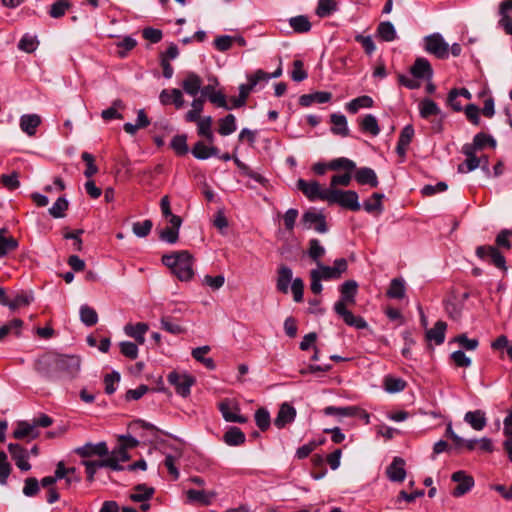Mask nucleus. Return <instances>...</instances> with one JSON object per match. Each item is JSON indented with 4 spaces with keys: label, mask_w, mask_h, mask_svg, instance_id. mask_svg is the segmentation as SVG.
I'll list each match as a JSON object with an SVG mask.
<instances>
[{
    "label": "nucleus",
    "mask_w": 512,
    "mask_h": 512,
    "mask_svg": "<svg viewBox=\"0 0 512 512\" xmlns=\"http://www.w3.org/2000/svg\"><path fill=\"white\" fill-rule=\"evenodd\" d=\"M360 128L363 132L370 133L377 136L380 133V127L376 117L372 114H367L360 122Z\"/></svg>",
    "instance_id": "nucleus-45"
},
{
    "label": "nucleus",
    "mask_w": 512,
    "mask_h": 512,
    "mask_svg": "<svg viewBox=\"0 0 512 512\" xmlns=\"http://www.w3.org/2000/svg\"><path fill=\"white\" fill-rule=\"evenodd\" d=\"M358 284L354 280L345 281L340 286L341 298L336 303H341L345 308L347 305H354L356 300Z\"/></svg>",
    "instance_id": "nucleus-20"
},
{
    "label": "nucleus",
    "mask_w": 512,
    "mask_h": 512,
    "mask_svg": "<svg viewBox=\"0 0 512 512\" xmlns=\"http://www.w3.org/2000/svg\"><path fill=\"white\" fill-rule=\"evenodd\" d=\"M289 24L296 33H307L311 29V23L308 17L304 15L290 18Z\"/></svg>",
    "instance_id": "nucleus-47"
},
{
    "label": "nucleus",
    "mask_w": 512,
    "mask_h": 512,
    "mask_svg": "<svg viewBox=\"0 0 512 512\" xmlns=\"http://www.w3.org/2000/svg\"><path fill=\"white\" fill-rule=\"evenodd\" d=\"M80 318L81 321L87 326H93L98 321L97 312L88 305H82L80 307Z\"/></svg>",
    "instance_id": "nucleus-51"
},
{
    "label": "nucleus",
    "mask_w": 512,
    "mask_h": 512,
    "mask_svg": "<svg viewBox=\"0 0 512 512\" xmlns=\"http://www.w3.org/2000/svg\"><path fill=\"white\" fill-rule=\"evenodd\" d=\"M337 5L334 0H319L316 14L319 17H327L336 11Z\"/></svg>",
    "instance_id": "nucleus-54"
},
{
    "label": "nucleus",
    "mask_w": 512,
    "mask_h": 512,
    "mask_svg": "<svg viewBox=\"0 0 512 512\" xmlns=\"http://www.w3.org/2000/svg\"><path fill=\"white\" fill-rule=\"evenodd\" d=\"M464 421L476 431L483 430L487 424L486 414L482 410L468 411L464 416Z\"/></svg>",
    "instance_id": "nucleus-25"
},
{
    "label": "nucleus",
    "mask_w": 512,
    "mask_h": 512,
    "mask_svg": "<svg viewBox=\"0 0 512 512\" xmlns=\"http://www.w3.org/2000/svg\"><path fill=\"white\" fill-rule=\"evenodd\" d=\"M159 237L162 241H165L169 244H174L178 241L179 230L173 227H166L161 230Z\"/></svg>",
    "instance_id": "nucleus-64"
},
{
    "label": "nucleus",
    "mask_w": 512,
    "mask_h": 512,
    "mask_svg": "<svg viewBox=\"0 0 512 512\" xmlns=\"http://www.w3.org/2000/svg\"><path fill=\"white\" fill-rule=\"evenodd\" d=\"M167 380L175 387L176 393L182 397H187L190 394L191 386L195 383L193 376L176 371L169 373Z\"/></svg>",
    "instance_id": "nucleus-8"
},
{
    "label": "nucleus",
    "mask_w": 512,
    "mask_h": 512,
    "mask_svg": "<svg viewBox=\"0 0 512 512\" xmlns=\"http://www.w3.org/2000/svg\"><path fill=\"white\" fill-rule=\"evenodd\" d=\"M32 300H33V297L31 294H27V293L18 294L14 297L13 300H11L9 302L8 307L11 310H15L17 308L29 305Z\"/></svg>",
    "instance_id": "nucleus-60"
},
{
    "label": "nucleus",
    "mask_w": 512,
    "mask_h": 512,
    "mask_svg": "<svg viewBox=\"0 0 512 512\" xmlns=\"http://www.w3.org/2000/svg\"><path fill=\"white\" fill-rule=\"evenodd\" d=\"M187 498L191 502H197L202 505H210L212 500L216 497L217 493L214 491L195 490L190 489L187 491Z\"/></svg>",
    "instance_id": "nucleus-29"
},
{
    "label": "nucleus",
    "mask_w": 512,
    "mask_h": 512,
    "mask_svg": "<svg viewBox=\"0 0 512 512\" xmlns=\"http://www.w3.org/2000/svg\"><path fill=\"white\" fill-rule=\"evenodd\" d=\"M374 104L373 99L368 95L357 97L346 104V110L351 113H357L361 108H371Z\"/></svg>",
    "instance_id": "nucleus-38"
},
{
    "label": "nucleus",
    "mask_w": 512,
    "mask_h": 512,
    "mask_svg": "<svg viewBox=\"0 0 512 512\" xmlns=\"http://www.w3.org/2000/svg\"><path fill=\"white\" fill-rule=\"evenodd\" d=\"M162 263L167 266L180 281H189L194 276V260L193 256L188 251L182 250L163 255Z\"/></svg>",
    "instance_id": "nucleus-1"
},
{
    "label": "nucleus",
    "mask_w": 512,
    "mask_h": 512,
    "mask_svg": "<svg viewBox=\"0 0 512 512\" xmlns=\"http://www.w3.org/2000/svg\"><path fill=\"white\" fill-rule=\"evenodd\" d=\"M451 478L454 482L458 483L452 492L455 497H460L466 494L474 486V479L464 471H457L453 473Z\"/></svg>",
    "instance_id": "nucleus-16"
},
{
    "label": "nucleus",
    "mask_w": 512,
    "mask_h": 512,
    "mask_svg": "<svg viewBox=\"0 0 512 512\" xmlns=\"http://www.w3.org/2000/svg\"><path fill=\"white\" fill-rule=\"evenodd\" d=\"M23 326V321L20 319H13L8 323L4 324L0 327V341H2L7 335L15 334L16 336L20 335L21 328Z\"/></svg>",
    "instance_id": "nucleus-46"
},
{
    "label": "nucleus",
    "mask_w": 512,
    "mask_h": 512,
    "mask_svg": "<svg viewBox=\"0 0 512 512\" xmlns=\"http://www.w3.org/2000/svg\"><path fill=\"white\" fill-rule=\"evenodd\" d=\"M383 385L388 393H398L405 389L406 382L402 378L387 375L384 378Z\"/></svg>",
    "instance_id": "nucleus-42"
},
{
    "label": "nucleus",
    "mask_w": 512,
    "mask_h": 512,
    "mask_svg": "<svg viewBox=\"0 0 512 512\" xmlns=\"http://www.w3.org/2000/svg\"><path fill=\"white\" fill-rule=\"evenodd\" d=\"M159 99L163 105L173 103L177 109L182 108L184 105L183 93L177 88L162 90L159 95Z\"/></svg>",
    "instance_id": "nucleus-23"
},
{
    "label": "nucleus",
    "mask_w": 512,
    "mask_h": 512,
    "mask_svg": "<svg viewBox=\"0 0 512 512\" xmlns=\"http://www.w3.org/2000/svg\"><path fill=\"white\" fill-rule=\"evenodd\" d=\"M355 168H356L355 162H353L352 160L345 158V157L336 158L329 162L330 170L343 169V170H346L347 172H351Z\"/></svg>",
    "instance_id": "nucleus-53"
},
{
    "label": "nucleus",
    "mask_w": 512,
    "mask_h": 512,
    "mask_svg": "<svg viewBox=\"0 0 512 512\" xmlns=\"http://www.w3.org/2000/svg\"><path fill=\"white\" fill-rule=\"evenodd\" d=\"M148 330V326L145 323H137L135 325L128 324L125 326L124 331L126 335L132 337L136 340L138 344H144L145 342V333Z\"/></svg>",
    "instance_id": "nucleus-35"
},
{
    "label": "nucleus",
    "mask_w": 512,
    "mask_h": 512,
    "mask_svg": "<svg viewBox=\"0 0 512 512\" xmlns=\"http://www.w3.org/2000/svg\"><path fill=\"white\" fill-rule=\"evenodd\" d=\"M224 441L230 446H237L245 442V434L238 427H231L224 434Z\"/></svg>",
    "instance_id": "nucleus-48"
},
{
    "label": "nucleus",
    "mask_w": 512,
    "mask_h": 512,
    "mask_svg": "<svg viewBox=\"0 0 512 512\" xmlns=\"http://www.w3.org/2000/svg\"><path fill=\"white\" fill-rule=\"evenodd\" d=\"M171 147L177 155H185L188 152L186 135H176L171 140Z\"/></svg>",
    "instance_id": "nucleus-56"
},
{
    "label": "nucleus",
    "mask_w": 512,
    "mask_h": 512,
    "mask_svg": "<svg viewBox=\"0 0 512 512\" xmlns=\"http://www.w3.org/2000/svg\"><path fill=\"white\" fill-rule=\"evenodd\" d=\"M405 461L400 457H395L392 463L387 467L386 474L392 482H402L406 477V470L404 468Z\"/></svg>",
    "instance_id": "nucleus-21"
},
{
    "label": "nucleus",
    "mask_w": 512,
    "mask_h": 512,
    "mask_svg": "<svg viewBox=\"0 0 512 512\" xmlns=\"http://www.w3.org/2000/svg\"><path fill=\"white\" fill-rule=\"evenodd\" d=\"M447 324L443 321H437L433 328L427 330L426 338L428 341H433L435 344L440 345L445 340V331Z\"/></svg>",
    "instance_id": "nucleus-34"
},
{
    "label": "nucleus",
    "mask_w": 512,
    "mask_h": 512,
    "mask_svg": "<svg viewBox=\"0 0 512 512\" xmlns=\"http://www.w3.org/2000/svg\"><path fill=\"white\" fill-rule=\"evenodd\" d=\"M255 421L257 426L262 431H265L270 426L271 420L269 412L264 408L258 409L255 413Z\"/></svg>",
    "instance_id": "nucleus-61"
},
{
    "label": "nucleus",
    "mask_w": 512,
    "mask_h": 512,
    "mask_svg": "<svg viewBox=\"0 0 512 512\" xmlns=\"http://www.w3.org/2000/svg\"><path fill=\"white\" fill-rule=\"evenodd\" d=\"M154 488L148 487L145 484L135 486L134 493L130 495V499L134 502H144L149 500L154 495Z\"/></svg>",
    "instance_id": "nucleus-41"
},
{
    "label": "nucleus",
    "mask_w": 512,
    "mask_h": 512,
    "mask_svg": "<svg viewBox=\"0 0 512 512\" xmlns=\"http://www.w3.org/2000/svg\"><path fill=\"white\" fill-rule=\"evenodd\" d=\"M354 177L355 180L361 185L377 187L379 183L375 171L369 167H362L357 169Z\"/></svg>",
    "instance_id": "nucleus-27"
},
{
    "label": "nucleus",
    "mask_w": 512,
    "mask_h": 512,
    "mask_svg": "<svg viewBox=\"0 0 512 512\" xmlns=\"http://www.w3.org/2000/svg\"><path fill=\"white\" fill-rule=\"evenodd\" d=\"M377 32L381 39L386 42H391L397 37L395 27L389 21L381 22L378 26Z\"/></svg>",
    "instance_id": "nucleus-49"
},
{
    "label": "nucleus",
    "mask_w": 512,
    "mask_h": 512,
    "mask_svg": "<svg viewBox=\"0 0 512 512\" xmlns=\"http://www.w3.org/2000/svg\"><path fill=\"white\" fill-rule=\"evenodd\" d=\"M476 152L470 145H463L462 153L466 156V159L458 165L459 173H469L479 168L481 159L476 155Z\"/></svg>",
    "instance_id": "nucleus-14"
},
{
    "label": "nucleus",
    "mask_w": 512,
    "mask_h": 512,
    "mask_svg": "<svg viewBox=\"0 0 512 512\" xmlns=\"http://www.w3.org/2000/svg\"><path fill=\"white\" fill-rule=\"evenodd\" d=\"M419 113L424 119H428L431 116H438L441 114V110L436 102L429 98H424L419 103Z\"/></svg>",
    "instance_id": "nucleus-36"
},
{
    "label": "nucleus",
    "mask_w": 512,
    "mask_h": 512,
    "mask_svg": "<svg viewBox=\"0 0 512 512\" xmlns=\"http://www.w3.org/2000/svg\"><path fill=\"white\" fill-rule=\"evenodd\" d=\"M152 226L151 220H144L142 222L133 223L132 230L137 237L142 238L146 237L151 232Z\"/></svg>",
    "instance_id": "nucleus-59"
},
{
    "label": "nucleus",
    "mask_w": 512,
    "mask_h": 512,
    "mask_svg": "<svg viewBox=\"0 0 512 512\" xmlns=\"http://www.w3.org/2000/svg\"><path fill=\"white\" fill-rule=\"evenodd\" d=\"M415 78L430 80L433 76V70L429 61L425 58H417L410 69Z\"/></svg>",
    "instance_id": "nucleus-22"
},
{
    "label": "nucleus",
    "mask_w": 512,
    "mask_h": 512,
    "mask_svg": "<svg viewBox=\"0 0 512 512\" xmlns=\"http://www.w3.org/2000/svg\"><path fill=\"white\" fill-rule=\"evenodd\" d=\"M465 145H470L473 150L478 151L483 149L485 146L489 145L492 148L496 147V140L485 133H478L474 136L472 143H466Z\"/></svg>",
    "instance_id": "nucleus-39"
},
{
    "label": "nucleus",
    "mask_w": 512,
    "mask_h": 512,
    "mask_svg": "<svg viewBox=\"0 0 512 512\" xmlns=\"http://www.w3.org/2000/svg\"><path fill=\"white\" fill-rule=\"evenodd\" d=\"M359 409L355 406L335 407L328 406L324 409V414L328 416L353 417L356 416Z\"/></svg>",
    "instance_id": "nucleus-40"
},
{
    "label": "nucleus",
    "mask_w": 512,
    "mask_h": 512,
    "mask_svg": "<svg viewBox=\"0 0 512 512\" xmlns=\"http://www.w3.org/2000/svg\"><path fill=\"white\" fill-rule=\"evenodd\" d=\"M424 49L438 59H446L449 56V44L440 33H433L425 36Z\"/></svg>",
    "instance_id": "nucleus-6"
},
{
    "label": "nucleus",
    "mask_w": 512,
    "mask_h": 512,
    "mask_svg": "<svg viewBox=\"0 0 512 512\" xmlns=\"http://www.w3.org/2000/svg\"><path fill=\"white\" fill-rule=\"evenodd\" d=\"M301 224L304 229H314L318 233L323 234L328 231L325 216L315 209H310L303 214Z\"/></svg>",
    "instance_id": "nucleus-10"
},
{
    "label": "nucleus",
    "mask_w": 512,
    "mask_h": 512,
    "mask_svg": "<svg viewBox=\"0 0 512 512\" xmlns=\"http://www.w3.org/2000/svg\"><path fill=\"white\" fill-rule=\"evenodd\" d=\"M36 372L47 381H59V353L46 352L35 362Z\"/></svg>",
    "instance_id": "nucleus-2"
},
{
    "label": "nucleus",
    "mask_w": 512,
    "mask_h": 512,
    "mask_svg": "<svg viewBox=\"0 0 512 512\" xmlns=\"http://www.w3.org/2000/svg\"><path fill=\"white\" fill-rule=\"evenodd\" d=\"M8 451L21 471H29L31 469V464L28 462L29 452L24 447L17 443H10Z\"/></svg>",
    "instance_id": "nucleus-11"
},
{
    "label": "nucleus",
    "mask_w": 512,
    "mask_h": 512,
    "mask_svg": "<svg viewBox=\"0 0 512 512\" xmlns=\"http://www.w3.org/2000/svg\"><path fill=\"white\" fill-rule=\"evenodd\" d=\"M68 206V200L65 197H59L52 207L49 208V213L54 218H63Z\"/></svg>",
    "instance_id": "nucleus-52"
},
{
    "label": "nucleus",
    "mask_w": 512,
    "mask_h": 512,
    "mask_svg": "<svg viewBox=\"0 0 512 512\" xmlns=\"http://www.w3.org/2000/svg\"><path fill=\"white\" fill-rule=\"evenodd\" d=\"M296 409L287 402L281 404L278 414L274 419V425L278 429L284 428L286 425L291 424L296 418Z\"/></svg>",
    "instance_id": "nucleus-17"
},
{
    "label": "nucleus",
    "mask_w": 512,
    "mask_h": 512,
    "mask_svg": "<svg viewBox=\"0 0 512 512\" xmlns=\"http://www.w3.org/2000/svg\"><path fill=\"white\" fill-rule=\"evenodd\" d=\"M384 194L382 193H373L372 196L364 201L363 203V208L364 210L367 212V213H375L377 215H380L383 210H384V207H383V204H382V200L384 198Z\"/></svg>",
    "instance_id": "nucleus-32"
},
{
    "label": "nucleus",
    "mask_w": 512,
    "mask_h": 512,
    "mask_svg": "<svg viewBox=\"0 0 512 512\" xmlns=\"http://www.w3.org/2000/svg\"><path fill=\"white\" fill-rule=\"evenodd\" d=\"M330 121L332 123L331 132L333 134L339 135L341 137H346L349 135L347 119L343 114H331Z\"/></svg>",
    "instance_id": "nucleus-28"
},
{
    "label": "nucleus",
    "mask_w": 512,
    "mask_h": 512,
    "mask_svg": "<svg viewBox=\"0 0 512 512\" xmlns=\"http://www.w3.org/2000/svg\"><path fill=\"white\" fill-rule=\"evenodd\" d=\"M41 123V118L37 114H25L20 117V128L28 136L36 134L37 127Z\"/></svg>",
    "instance_id": "nucleus-26"
},
{
    "label": "nucleus",
    "mask_w": 512,
    "mask_h": 512,
    "mask_svg": "<svg viewBox=\"0 0 512 512\" xmlns=\"http://www.w3.org/2000/svg\"><path fill=\"white\" fill-rule=\"evenodd\" d=\"M309 249L308 256L312 259V261L317 265L318 263H322L321 259L325 255V248L321 245L318 239H310L309 240Z\"/></svg>",
    "instance_id": "nucleus-43"
},
{
    "label": "nucleus",
    "mask_w": 512,
    "mask_h": 512,
    "mask_svg": "<svg viewBox=\"0 0 512 512\" xmlns=\"http://www.w3.org/2000/svg\"><path fill=\"white\" fill-rule=\"evenodd\" d=\"M7 230L5 228L0 229V258L5 257L10 252L18 248V241L12 236H6Z\"/></svg>",
    "instance_id": "nucleus-31"
},
{
    "label": "nucleus",
    "mask_w": 512,
    "mask_h": 512,
    "mask_svg": "<svg viewBox=\"0 0 512 512\" xmlns=\"http://www.w3.org/2000/svg\"><path fill=\"white\" fill-rule=\"evenodd\" d=\"M81 359L77 355L59 354V380H72L80 372Z\"/></svg>",
    "instance_id": "nucleus-5"
},
{
    "label": "nucleus",
    "mask_w": 512,
    "mask_h": 512,
    "mask_svg": "<svg viewBox=\"0 0 512 512\" xmlns=\"http://www.w3.org/2000/svg\"><path fill=\"white\" fill-rule=\"evenodd\" d=\"M123 107V102L120 99H117L113 102L111 107L102 111L101 116L106 121L112 119H121L122 115L117 111V109H121Z\"/></svg>",
    "instance_id": "nucleus-55"
},
{
    "label": "nucleus",
    "mask_w": 512,
    "mask_h": 512,
    "mask_svg": "<svg viewBox=\"0 0 512 512\" xmlns=\"http://www.w3.org/2000/svg\"><path fill=\"white\" fill-rule=\"evenodd\" d=\"M266 77L265 71L262 69L256 70L253 74L247 75L248 83L239 86L238 97H231L230 101L233 108H240L246 104L249 94L261 82V79Z\"/></svg>",
    "instance_id": "nucleus-3"
},
{
    "label": "nucleus",
    "mask_w": 512,
    "mask_h": 512,
    "mask_svg": "<svg viewBox=\"0 0 512 512\" xmlns=\"http://www.w3.org/2000/svg\"><path fill=\"white\" fill-rule=\"evenodd\" d=\"M387 295L392 299H402L405 296L404 280L400 278L393 279L390 283Z\"/></svg>",
    "instance_id": "nucleus-50"
},
{
    "label": "nucleus",
    "mask_w": 512,
    "mask_h": 512,
    "mask_svg": "<svg viewBox=\"0 0 512 512\" xmlns=\"http://www.w3.org/2000/svg\"><path fill=\"white\" fill-rule=\"evenodd\" d=\"M297 188L310 200L315 201L317 199L326 201V196H329L331 188L322 189L317 181H306L299 179L297 181Z\"/></svg>",
    "instance_id": "nucleus-9"
},
{
    "label": "nucleus",
    "mask_w": 512,
    "mask_h": 512,
    "mask_svg": "<svg viewBox=\"0 0 512 512\" xmlns=\"http://www.w3.org/2000/svg\"><path fill=\"white\" fill-rule=\"evenodd\" d=\"M82 160L86 163V169L84 171V175L87 178H91L98 172V168L94 163V157L92 154L88 152H83L81 155Z\"/></svg>",
    "instance_id": "nucleus-62"
},
{
    "label": "nucleus",
    "mask_w": 512,
    "mask_h": 512,
    "mask_svg": "<svg viewBox=\"0 0 512 512\" xmlns=\"http://www.w3.org/2000/svg\"><path fill=\"white\" fill-rule=\"evenodd\" d=\"M38 41L35 36L25 34L19 41L18 48L25 52L31 53L36 50Z\"/></svg>",
    "instance_id": "nucleus-58"
},
{
    "label": "nucleus",
    "mask_w": 512,
    "mask_h": 512,
    "mask_svg": "<svg viewBox=\"0 0 512 512\" xmlns=\"http://www.w3.org/2000/svg\"><path fill=\"white\" fill-rule=\"evenodd\" d=\"M348 263L344 258H339L334 261L333 266H327L323 263H318L316 269H312L311 271H315L320 280H334L339 279L343 273L347 271Z\"/></svg>",
    "instance_id": "nucleus-7"
},
{
    "label": "nucleus",
    "mask_w": 512,
    "mask_h": 512,
    "mask_svg": "<svg viewBox=\"0 0 512 512\" xmlns=\"http://www.w3.org/2000/svg\"><path fill=\"white\" fill-rule=\"evenodd\" d=\"M237 129L236 118L233 114H228L219 120L218 133L222 136H228Z\"/></svg>",
    "instance_id": "nucleus-44"
},
{
    "label": "nucleus",
    "mask_w": 512,
    "mask_h": 512,
    "mask_svg": "<svg viewBox=\"0 0 512 512\" xmlns=\"http://www.w3.org/2000/svg\"><path fill=\"white\" fill-rule=\"evenodd\" d=\"M334 311L338 314L343 321L351 327L356 329H364L367 327V322L361 316H355L351 311L345 308L341 303L334 304Z\"/></svg>",
    "instance_id": "nucleus-13"
},
{
    "label": "nucleus",
    "mask_w": 512,
    "mask_h": 512,
    "mask_svg": "<svg viewBox=\"0 0 512 512\" xmlns=\"http://www.w3.org/2000/svg\"><path fill=\"white\" fill-rule=\"evenodd\" d=\"M39 492V482L34 477H29L24 481L23 494L27 497H33Z\"/></svg>",
    "instance_id": "nucleus-63"
},
{
    "label": "nucleus",
    "mask_w": 512,
    "mask_h": 512,
    "mask_svg": "<svg viewBox=\"0 0 512 512\" xmlns=\"http://www.w3.org/2000/svg\"><path fill=\"white\" fill-rule=\"evenodd\" d=\"M39 436L38 429L35 428L33 422L19 421L17 427L13 432L15 439L21 440L24 438L36 439Z\"/></svg>",
    "instance_id": "nucleus-24"
},
{
    "label": "nucleus",
    "mask_w": 512,
    "mask_h": 512,
    "mask_svg": "<svg viewBox=\"0 0 512 512\" xmlns=\"http://www.w3.org/2000/svg\"><path fill=\"white\" fill-rule=\"evenodd\" d=\"M213 119L211 116L202 117L197 123V132L201 137L206 138L209 143L214 142V134L212 132Z\"/></svg>",
    "instance_id": "nucleus-37"
},
{
    "label": "nucleus",
    "mask_w": 512,
    "mask_h": 512,
    "mask_svg": "<svg viewBox=\"0 0 512 512\" xmlns=\"http://www.w3.org/2000/svg\"><path fill=\"white\" fill-rule=\"evenodd\" d=\"M479 258H490L491 263L499 269L506 270L505 258L494 246H479L476 249Z\"/></svg>",
    "instance_id": "nucleus-15"
},
{
    "label": "nucleus",
    "mask_w": 512,
    "mask_h": 512,
    "mask_svg": "<svg viewBox=\"0 0 512 512\" xmlns=\"http://www.w3.org/2000/svg\"><path fill=\"white\" fill-rule=\"evenodd\" d=\"M69 7L70 4L67 0H57L51 5L49 14L52 18H60L65 15Z\"/></svg>",
    "instance_id": "nucleus-57"
},
{
    "label": "nucleus",
    "mask_w": 512,
    "mask_h": 512,
    "mask_svg": "<svg viewBox=\"0 0 512 512\" xmlns=\"http://www.w3.org/2000/svg\"><path fill=\"white\" fill-rule=\"evenodd\" d=\"M192 154L199 160H205L212 156H218L219 150L214 146H207L202 141H198L192 148Z\"/></svg>",
    "instance_id": "nucleus-30"
},
{
    "label": "nucleus",
    "mask_w": 512,
    "mask_h": 512,
    "mask_svg": "<svg viewBox=\"0 0 512 512\" xmlns=\"http://www.w3.org/2000/svg\"><path fill=\"white\" fill-rule=\"evenodd\" d=\"M202 85V78L195 72L191 71L185 74V78L181 84L184 92L192 97H196L199 94Z\"/></svg>",
    "instance_id": "nucleus-19"
},
{
    "label": "nucleus",
    "mask_w": 512,
    "mask_h": 512,
    "mask_svg": "<svg viewBox=\"0 0 512 512\" xmlns=\"http://www.w3.org/2000/svg\"><path fill=\"white\" fill-rule=\"evenodd\" d=\"M75 453L83 458L92 456H107L109 451L105 442H99L97 444L86 443L85 445L75 449Z\"/></svg>",
    "instance_id": "nucleus-18"
},
{
    "label": "nucleus",
    "mask_w": 512,
    "mask_h": 512,
    "mask_svg": "<svg viewBox=\"0 0 512 512\" xmlns=\"http://www.w3.org/2000/svg\"><path fill=\"white\" fill-rule=\"evenodd\" d=\"M219 410L227 422L245 423L247 421L245 416L240 415V408L238 405L232 403L228 399L219 403Z\"/></svg>",
    "instance_id": "nucleus-12"
},
{
    "label": "nucleus",
    "mask_w": 512,
    "mask_h": 512,
    "mask_svg": "<svg viewBox=\"0 0 512 512\" xmlns=\"http://www.w3.org/2000/svg\"><path fill=\"white\" fill-rule=\"evenodd\" d=\"M326 201L329 203H337L352 211H358L361 208L358 194L353 190L344 191L331 188L329 196H326Z\"/></svg>",
    "instance_id": "nucleus-4"
},
{
    "label": "nucleus",
    "mask_w": 512,
    "mask_h": 512,
    "mask_svg": "<svg viewBox=\"0 0 512 512\" xmlns=\"http://www.w3.org/2000/svg\"><path fill=\"white\" fill-rule=\"evenodd\" d=\"M292 270L288 266H281L278 269V277H277V289L287 294L289 291V284L292 281Z\"/></svg>",
    "instance_id": "nucleus-33"
}]
</instances>
